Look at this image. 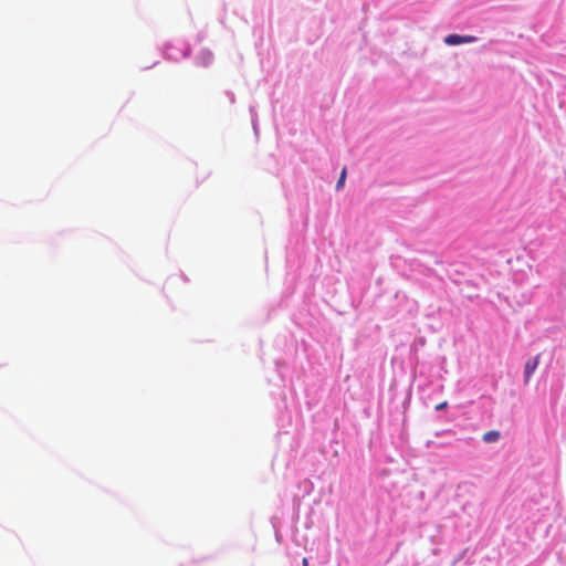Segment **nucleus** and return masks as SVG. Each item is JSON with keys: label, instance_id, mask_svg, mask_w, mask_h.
Here are the masks:
<instances>
[{"label": "nucleus", "instance_id": "39448f33", "mask_svg": "<svg viewBox=\"0 0 566 566\" xmlns=\"http://www.w3.org/2000/svg\"><path fill=\"white\" fill-rule=\"evenodd\" d=\"M447 405H448V402H447V401H443V402L439 403V405L436 407V409H437V410H442V409H444V408L447 407Z\"/></svg>", "mask_w": 566, "mask_h": 566}, {"label": "nucleus", "instance_id": "7ed1b4c3", "mask_svg": "<svg viewBox=\"0 0 566 566\" xmlns=\"http://www.w3.org/2000/svg\"><path fill=\"white\" fill-rule=\"evenodd\" d=\"M500 438V432L495 430L488 431L483 434V441L486 443H492L497 441Z\"/></svg>", "mask_w": 566, "mask_h": 566}, {"label": "nucleus", "instance_id": "f03ea898", "mask_svg": "<svg viewBox=\"0 0 566 566\" xmlns=\"http://www.w3.org/2000/svg\"><path fill=\"white\" fill-rule=\"evenodd\" d=\"M539 364V355L533 357V358H530L526 364H525V367H524V376H525V382H528L532 375L534 374V371L536 370L537 366Z\"/></svg>", "mask_w": 566, "mask_h": 566}, {"label": "nucleus", "instance_id": "20e7f679", "mask_svg": "<svg viewBox=\"0 0 566 566\" xmlns=\"http://www.w3.org/2000/svg\"><path fill=\"white\" fill-rule=\"evenodd\" d=\"M346 175H347V170L346 168H343L342 172H340V176H339V179L336 184V189L339 190L340 188H343L344 184H345V179H346Z\"/></svg>", "mask_w": 566, "mask_h": 566}, {"label": "nucleus", "instance_id": "f257e3e1", "mask_svg": "<svg viewBox=\"0 0 566 566\" xmlns=\"http://www.w3.org/2000/svg\"><path fill=\"white\" fill-rule=\"evenodd\" d=\"M475 40H476V38L473 35L462 36L459 34H449L448 36H446L444 43L448 45H458V44H462V43H471V42H474Z\"/></svg>", "mask_w": 566, "mask_h": 566}, {"label": "nucleus", "instance_id": "423d86ee", "mask_svg": "<svg viewBox=\"0 0 566 566\" xmlns=\"http://www.w3.org/2000/svg\"><path fill=\"white\" fill-rule=\"evenodd\" d=\"M302 564H303V566H308V560H307V558H303Z\"/></svg>", "mask_w": 566, "mask_h": 566}]
</instances>
